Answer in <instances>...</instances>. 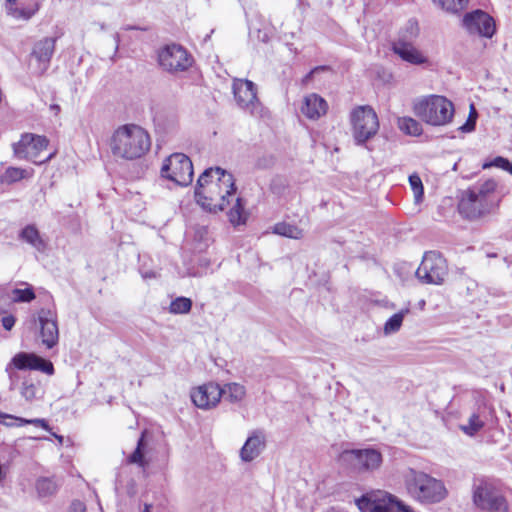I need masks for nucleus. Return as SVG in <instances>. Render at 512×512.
I'll list each match as a JSON object with an SVG mask.
<instances>
[{"label":"nucleus","instance_id":"nucleus-44","mask_svg":"<svg viewBox=\"0 0 512 512\" xmlns=\"http://www.w3.org/2000/svg\"><path fill=\"white\" fill-rule=\"evenodd\" d=\"M328 67L327 66H317V67H314L313 69H311L305 76L304 78L302 79V82L304 84L308 83L312 78L313 76L319 72V71H324V70H327Z\"/></svg>","mask_w":512,"mask_h":512},{"label":"nucleus","instance_id":"nucleus-31","mask_svg":"<svg viewBox=\"0 0 512 512\" xmlns=\"http://www.w3.org/2000/svg\"><path fill=\"white\" fill-rule=\"evenodd\" d=\"M273 232L292 239H300L302 237V230L300 228L285 222L277 223L273 228Z\"/></svg>","mask_w":512,"mask_h":512},{"label":"nucleus","instance_id":"nucleus-33","mask_svg":"<svg viewBox=\"0 0 512 512\" xmlns=\"http://www.w3.org/2000/svg\"><path fill=\"white\" fill-rule=\"evenodd\" d=\"M496 188V181L493 179H487L483 183L474 185L468 189L473 191L474 194L478 195V197L482 198L483 200H489V196L496 190Z\"/></svg>","mask_w":512,"mask_h":512},{"label":"nucleus","instance_id":"nucleus-26","mask_svg":"<svg viewBox=\"0 0 512 512\" xmlns=\"http://www.w3.org/2000/svg\"><path fill=\"white\" fill-rule=\"evenodd\" d=\"M420 33L419 24L415 19H409L399 30L398 37L392 43H414Z\"/></svg>","mask_w":512,"mask_h":512},{"label":"nucleus","instance_id":"nucleus-3","mask_svg":"<svg viewBox=\"0 0 512 512\" xmlns=\"http://www.w3.org/2000/svg\"><path fill=\"white\" fill-rule=\"evenodd\" d=\"M404 484L408 495L422 505L440 503L448 494L442 480L412 468L404 475Z\"/></svg>","mask_w":512,"mask_h":512},{"label":"nucleus","instance_id":"nucleus-6","mask_svg":"<svg viewBox=\"0 0 512 512\" xmlns=\"http://www.w3.org/2000/svg\"><path fill=\"white\" fill-rule=\"evenodd\" d=\"M339 462L342 466L357 472H374L379 469L383 462L381 452L374 447L345 449L339 455Z\"/></svg>","mask_w":512,"mask_h":512},{"label":"nucleus","instance_id":"nucleus-13","mask_svg":"<svg viewBox=\"0 0 512 512\" xmlns=\"http://www.w3.org/2000/svg\"><path fill=\"white\" fill-rule=\"evenodd\" d=\"M473 503L484 512H509L506 498L488 483H482L474 488Z\"/></svg>","mask_w":512,"mask_h":512},{"label":"nucleus","instance_id":"nucleus-38","mask_svg":"<svg viewBox=\"0 0 512 512\" xmlns=\"http://www.w3.org/2000/svg\"><path fill=\"white\" fill-rule=\"evenodd\" d=\"M484 426V422L480 419L479 415L473 413L466 425H461V430L469 436H474L477 432H479Z\"/></svg>","mask_w":512,"mask_h":512},{"label":"nucleus","instance_id":"nucleus-12","mask_svg":"<svg viewBox=\"0 0 512 512\" xmlns=\"http://www.w3.org/2000/svg\"><path fill=\"white\" fill-rule=\"evenodd\" d=\"M47 146L48 140L45 136L25 134L17 143L13 144V149L18 158L29 160L35 164H42L51 158V155L41 158V153L47 149Z\"/></svg>","mask_w":512,"mask_h":512},{"label":"nucleus","instance_id":"nucleus-7","mask_svg":"<svg viewBox=\"0 0 512 512\" xmlns=\"http://www.w3.org/2000/svg\"><path fill=\"white\" fill-rule=\"evenodd\" d=\"M159 66L166 72L175 74L188 70L193 64L192 55L179 44H167L158 50Z\"/></svg>","mask_w":512,"mask_h":512},{"label":"nucleus","instance_id":"nucleus-20","mask_svg":"<svg viewBox=\"0 0 512 512\" xmlns=\"http://www.w3.org/2000/svg\"><path fill=\"white\" fill-rule=\"evenodd\" d=\"M265 448V437L261 431H254L245 441L240 450V458L244 462H251L257 458Z\"/></svg>","mask_w":512,"mask_h":512},{"label":"nucleus","instance_id":"nucleus-53","mask_svg":"<svg viewBox=\"0 0 512 512\" xmlns=\"http://www.w3.org/2000/svg\"><path fill=\"white\" fill-rule=\"evenodd\" d=\"M125 29H126V30H130V29H138V28H137V27H135V26H127V27H125Z\"/></svg>","mask_w":512,"mask_h":512},{"label":"nucleus","instance_id":"nucleus-27","mask_svg":"<svg viewBox=\"0 0 512 512\" xmlns=\"http://www.w3.org/2000/svg\"><path fill=\"white\" fill-rule=\"evenodd\" d=\"M59 485L54 477H41L36 482V490L39 497H50L56 493Z\"/></svg>","mask_w":512,"mask_h":512},{"label":"nucleus","instance_id":"nucleus-48","mask_svg":"<svg viewBox=\"0 0 512 512\" xmlns=\"http://www.w3.org/2000/svg\"><path fill=\"white\" fill-rule=\"evenodd\" d=\"M468 117H474L475 121L477 120L478 113L473 104L470 106V113Z\"/></svg>","mask_w":512,"mask_h":512},{"label":"nucleus","instance_id":"nucleus-2","mask_svg":"<svg viewBox=\"0 0 512 512\" xmlns=\"http://www.w3.org/2000/svg\"><path fill=\"white\" fill-rule=\"evenodd\" d=\"M151 147L149 133L139 125L124 124L112 134L110 149L115 157L136 160L144 156Z\"/></svg>","mask_w":512,"mask_h":512},{"label":"nucleus","instance_id":"nucleus-42","mask_svg":"<svg viewBox=\"0 0 512 512\" xmlns=\"http://www.w3.org/2000/svg\"><path fill=\"white\" fill-rule=\"evenodd\" d=\"M476 121L474 117H468L466 122L459 127V130L463 133H470L475 130Z\"/></svg>","mask_w":512,"mask_h":512},{"label":"nucleus","instance_id":"nucleus-45","mask_svg":"<svg viewBox=\"0 0 512 512\" xmlns=\"http://www.w3.org/2000/svg\"><path fill=\"white\" fill-rule=\"evenodd\" d=\"M69 512H86V506L83 502L74 500L69 507Z\"/></svg>","mask_w":512,"mask_h":512},{"label":"nucleus","instance_id":"nucleus-41","mask_svg":"<svg viewBox=\"0 0 512 512\" xmlns=\"http://www.w3.org/2000/svg\"><path fill=\"white\" fill-rule=\"evenodd\" d=\"M39 9L38 4H35L32 8H9V14H12L14 17L22 18L24 20H29Z\"/></svg>","mask_w":512,"mask_h":512},{"label":"nucleus","instance_id":"nucleus-18","mask_svg":"<svg viewBox=\"0 0 512 512\" xmlns=\"http://www.w3.org/2000/svg\"><path fill=\"white\" fill-rule=\"evenodd\" d=\"M491 207L492 202L490 200H483L469 189L461 193L458 203L459 213L469 220L477 219L482 215L489 213Z\"/></svg>","mask_w":512,"mask_h":512},{"label":"nucleus","instance_id":"nucleus-54","mask_svg":"<svg viewBox=\"0 0 512 512\" xmlns=\"http://www.w3.org/2000/svg\"><path fill=\"white\" fill-rule=\"evenodd\" d=\"M8 3L10 4H15L17 2V0H6Z\"/></svg>","mask_w":512,"mask_h":512},{"label":"nucleus","instance_id":"nucleus-39","mask_svg":"<svg viewBox=\"0 0 512 512\" xmlns=\"http://www.w3.org/2000/svg\"><path fill=\"white\" fill-rule=\"evenodd\" d=\"M13 300L15 302L29 303L35 299L36 295L31 286L24 289L15 288L12 290Z\"/></svg>","mask_w":512,"mask_h":512},{"label":"nucleus","instance_id":"nucleus-28","mask_svg":"<svg viewBox=\"0 0 512 512\" xmlns=\"http://www.w3.org/2000/svg\"><path fill=\"white\" fill-rule=\"evenodd\" d=\"M221 391V398L224 397L232 403L241 401L246 393L245 387L239 383H228Z\"/></svg>","mask_w":512,"mask_h":512},{"label":"nucleus","instance_id":"nucleus-40","mask_svg":"<svg viewBox=\"0 0 512 512\" xmlns=\"http://www.w3.org/2000/svg\"><path fill=\"white\" fill-rule=\"evenodd\" d=\"M409 184L414 193V199L416 203H420L424 196V187L421 178L418 174L414 173L409 176Z\"/></svg>","mask_w":512,"mask_h":512},{"label":"nucleus","instance_id":"nucleus-23","mask_svg":"<svg viewBox=\"0 0 512 512\" xmlns=\"http://www.w3.org/2000/svg\"><path fill=\"white\" fill-rule=\"evenodd\" d=\"M18 239L38 252H44L47 243L35 224H27L18 232Z\"/></svg>","mask_w":512,"mask_h":512},{"label":"nucleus","instance_id":"nucleus-51","mask_svg":"<svg viewBox=\"0 0 512 512\" xmlns=\"http://www.w3.org/2000/svg\"><path fill=\"white\" fill-rule=\"evenodd\" d=\"M50 109H51V110H55V111L57 112V111H59V110H60V107H59V105H57V104H53V105H51V106H50Z\"/></svg>","mask_w":512,"mask_h":512},{"label":"nucleus","instance_id":"nucleus-46","mask_svg":"<svg viewBox=\"0 0 512 512\" xmlns=\"http://www.w3.org/2000/svg\"><path fill=\"white\" fill-rule=\"evenodd\" d=\"M141 274L144 279H151L156 277V273L152 270L141 272Z\"/></svg>","mask_w":512,"mask_h":512},{"label":"nucleus","instance_id":"nucleus-19","mask_svg":"<svg viewBox=\"0 0 512 512\" xmlns=\"http://www.w3.org/2000/svg\"><path fill=\"white\" fill-rule=\"evenodd\" d=\"M221 392V387L217 383L210 382L195 389L191 399L197 407L208 409L220 401Z\"/></svg>","mask_w":512,"mask_h":512},{"label":"nucleus","instance_id":"nucleus-30","mask_svg":"<svg viewBox=\"0 0 512 512\" xmlns=\"http://www.w3.org/2000/svg\"><path fill=\"white\" fill-rule=\"evenodd\" d=\"M28 177V171L26 169L18 167H8L0 177V182L4 184H13L24 178Z\"/></svg>","mask_w":512,"mask_h":512},{"label":"nucleus","instance_id":"nucleus-9","mask_svg":"<svg viewBox=\"0 0 512 512\" xmlns=\"http://www.w3.org/2000/svg\"><path fill=\"white\" fill-rule=\"evenodd\" d=\"M447 274L448 266L446 259L436 251L426 252L420 266L416 270L418 279L426 284H442Z\"/></svg>","mask_w":512,"mask_h":512},{"label":"nucleus","instance_id":"nucleus-22","mask_svg":"<svg viewBox=\"0 0 512 512\" xmlns=\"http://www.w3.org/2000/svg\"><path fill=\"white\" fill-rule=\"evenodd\" d=\"M327 102L318 94L312 93L304 98L301 112L309 119L316 120L326 114Z\"/></svg>","mask_w":512,"mask_h":512},{"label":"nucleus","instance_id":"nucleus-24","mask_svg":"<svg viewBox=\"0 0 512 512\" xmlns=\"http://www.w3.org/2000/svg\"><path fill=\"white\" fill-rule=\"evenodd\" d=\"M147 441L146 433L142 432L141 436L137 441L136 448L126 458V463L129 465H137L142 469H146L149 466V461L146 458Z\"/></svg>","mask_w":512,"mask_h":512},{"label":"nucleus","instance_id":"nucleus-5","mask_svg":"<svg viewBox=\"0 0 512 512\" xmlns=\"http://www.w3.org/2000/svg\"><path fill=\"white\" fill-rule=\"evenodd\" d=\"M352 137L357 146L367 147V143L379 130V119L369 105L357 106L350 113Z\"/></svg>","mask_w":512,"mask_h":512},{"label":"nucleus","instance_id":"nucleus-25","mask_svg":"<svg viewBox=\"0 0 512 512\" xmlns=\"http://www.w3.org/2000/svg\"><path fill=\"white\" fill-rule=\"evenodd\" d=\"M0 423L4 424L7 427H21L27 424H33L35 426H40L47 431L50 430L49 424L45 419H25L3 412H0Z\"/></svg>","mask_w":512,"mask_h":512},{"label":"nucleus","instance_id":"nucleus-15","mask_svg":"<svg viewBox=\"0 0 512 512\" xmlns=\"http://www.w3.org/2000/svg\"><path fill=\"white\" fill-rule=\"evenodd\" d=\"M461 23L465 31L473 36L492 38L496 31L494 19L481 9L467 12Z\"/></svg>","mask_w":512,"mask_h":512},{"label":"nucleus","instance_id":"nucleus-21","mask_svg":"<svg viewBox=\"0 0 512 512\" xmlns=\"http://www.w3.org/2000/svg\"><path fill=\"white\" fill-rule=\"evenodd\" d=\"M391 49L401 60L409 64L423 65L428 62V58L414 46V43H391Z\"/></svg>","mask_w":512,"mask_h":512},{"label":"nucleus","instance_id":"nucleus-52","mask_svg":"<svg viewBox=\"0 0 512 512\" xmlns=\"http://www.w3.org/2000/svg\"><path fill=\"white\" fill-rule=\"evenodd\" d=\"M53 436H54V437H56V438L59 440V442H60V443H62V441H63V436L57 435V434H55V433H53Z\"/></svg>","mask_w":512,"mask_h":512},{"label":"nucleus","instance_id":"nucleus-10","mask_svg":"<svg viewBox=\"0 0 512 512\" xmlns=\"http://www.w3.org/2000/svg\"><path fill=\"white\" fill-rule=\"evenodd\" d=\"M356 504L363 512H415L410 506L386 492L363 495L357 499Z\"/></svg>","mask_w":512,"mask_h":512},{"label":"nucleus","instance_id":"nucleus-49","mask_svg":"<svg viewBox=\"0 0 512 512\" xmlns=\"http://www.w3.org/2000/svg\"><path fill=\"white\" fill-rule=\"evenodd\" d=\"M152 505L151 504H145L142 512H151Z\"/></svg>","mask_w":512,"mask_h":512},{"label":"nucleus","instance_id":"nucleus-8","mask_svg":"<svg viewBox=\"0 0 512 512\" xmlns=\"http://www.w3.org/2000/svg\"><path fill=\"white\" fill-rule=\"evenodd\" d=\"M161 175L179 186H187L193 180L192 161L183 153H174L164 161Z\"/></svg>","mask_w":512,"mask_h":512},{"label":"nucleus","instance_id":"nucleus-29","mask_svg":"<svg viewBox=\"0 0 512 512\" xmlns=\"http://www.w3.org/2000/svg\"><path fill=\"white\" fill-rule=\"evenodd\" d=\"M397 125L402 132L411 136H419L423 131L421 123L412 117H399Z\"/></svg>","mask_w":512,"mask_h":512},{"label":"nucleus","instance_id":"nucleus-34","mask_svg":"<svg viewBox=\"0 0 512 512\" xmlns=\"http://www.w3.org/2000/svg\"><path fill=\"white\" fill-rule=\"evenodd\" d=\"M434 4L439 6L441 9L449 12V13H459L462 11L470 0H432Z\"/></svg>","mask_w":512,"mask_h":512},{"label":"nucleus","instance_id":"nucleus-50","mask_svg":"<svg viewBox=\"0 0 512 512\" xmlns=\"http://www.w3.org/2000/svg\"><path fill=\"white\" fill-rule=\"evenodd\" d=\"M277 180H278V179H274V180L272 181V183H271V190H272L273 192H275V190H276V182H277Z\"/></svg>","mask_w":512,"mask_h":512},{"label":"nucleus","instance_id":"nucleus-55","mask_svg":"<svg viewBox=\"0 0 512 512\" xmlns=\"http://www.w3.org/2000/svg\"><path fill=\"white\" fill-rule=\"evenodd\" d=\"M100 29H101V30H105V29H106V26H105V24H104V23L100 24Z\"/></svg>","mask_w":512,"mask_h":512},{"label":"nucleus","instance_id":"nucleus-32","mask_svg":"<svg viewBox=\"0 0 512 512\" xmlns=\"http://www.w3.org/2000/svg\"><path fill=\"white\" fill-rule=\"evenodd\" d=\"M193 302L190 298L179 296L173 299L169 306V312L175 315L187 314L192 309Z\"/></svg>","mask_w":512,"mask_h":512},{"label":"nucleus","instance_id":"nucleus-47","mask_svg":"<svg viewBox=\"0 0 512 512\" xmlns=\"http://www.w3.org/2000/svg\"><path fill=\"white\" fill-rule=\"evenodd\" d=\"M113 40L115 42V51H117L118 48H119V44H120V35H119V33H115L113 35Z\"/></svg>","mask_w":512,"mask_h":512},{"label":"nucleus","instance_id":"nucleus-1","mask_svg":"<svg viewBox=\"0 0 512 512\" xmlns=\"http://www.w3.org/2000/svg\"><path fill=\"white\" fill-rule=\"evenodd\" d=\"M236 190L235 179L230 172L210 167L199 176L194 195L196 202L209 212L224 211L235 201L228 211V218L236 226L244 224L248 215L243 199L235 197Z\"/></svg>","mask_w":512,"mask_h":512},{"label":"nucleus","instance_id":"nucleus-36","mask_svg":"<svg viewBox=\"0 0 512 512\" xmlns=\"http://www.w3.org/2000/svg\"><path fill=\"white\" fill-rule=\"evenodd\" d=\"M409 312V309H402L401 311L393 314L385 323L384 325V332L385 334H392L397 332L402 323L405 315Z\"/></svg>","mask_w":512,"mask_h":512},{"label":"nucleus","instance_id":"nucleus-11","mask_svg":"<svg viewBox=\"0 0 512 512\" xmlns=\"http://www.w3.org/2000/svg\"><path fill=\"white\" fill-rule=\"evenodd\" d=\"M56 42V37H44L33 44L28 64L32 75L42 76L49 69Z\"/></svg>","mask_w":512,"mask_h":512},{"label":"nucleus","instance_id":"nucleus-16","mask_svg":"<svg viewBox=\"0 0 512 512\" xmlns=\"http://www.w3.org/2000/svg\"><path fill=\"white\" fill-rule=\"evenodd\" d=\"M37 323L39 325V338L46 349H52L59 341V328L57 314L51 309L41 308L37 312Z\"/></svg>","mask_w":512,"mask_h":512},{"label":"nucleus","instance_id":"nucleus-17","mask_svg":"<svg viewBox=\"0 0 512 512\" xmlns=\"http://www.w3.org/2000/svg\"><path fill=\"white\" fill-rule=\"evenodd\" d=\"M232 90L237 105L255 115L260 106L255 83L248 79H234Z\"/></svg>","mask_w":512,"mask_h":512},{"label":"nucleus","instance_id":"nucleus-37","mask_svg":"<svg viewBox=\"0 0 512 512\" xmlns=\"http://www.w3.org/2000/svg\"><path fill=\"white\" fill-rule=\"evenodd\" d=\"M492 167L502 169L512 175V161L505 157L496 156L493 159L484 161L482 164L483 169H490Z\"/></svg>","mask_w":512,"mask_h":512},{"label":"nucleus","instance_id":"nucleus-4","mask_svg":"<svg viewBox=\"0 0 512 512\" xmlns=\"http://www.w3.org/2000/svg\"><path fill=\"white\" fill-rule=\"evenodd\" d=\"M414 114L431 126H445L454 116V105L444 96L429 95L417 99L413 105Z\"/></svg>","mask_w":512,"mask_h":512},{"label":"nucleus","instance_id":"nucleus-35","mask_svg":"<svg viewBox=\"0 0 512 512\" xmlns=\"http://www.w3.org/2000/svg\"><path fill=\"white\" fill-rule=\"evenodd\" d=\"M40 392V386L35 384L31 378H25L23 380L20 388V394L26 401H32L36 399Z\"/></svg>","mask_w":512,"mask_h":512},{"label":"nucleus","instance_id":"nucleus-43","mask_svg":"<svg viewBox=\"0 0 512 512\" xmlns=\"http://www.w3.org/2000/svg\"><path fill=\"white\" fill-rule=\"evenodd\" d=\"M1 322L4 329L10 331L15 325L16 318L13 315H7L2 318Z\"/></svg>","mask_w":512,"mask_h":512},{"label":"nucleus","instance_id":"nucleus-14","mask_svg":"<svg viewBox=\"0 0 512 512\" xmlns=\"http://www.w3.org/2000/svg\"><path fill=\"white\" fill-rule=\"evenodd\" d=\"M14 369L37 370L47 375L54 374V366L50 360L30 352L16 353L11 361L7 364L5 371L11 380H13L15 375Z\"/></svg>","mask_w":512,"mask_h":512}]
</instances>
